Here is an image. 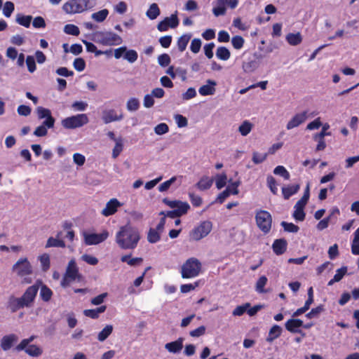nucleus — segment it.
<instances>
[{
    "label": "nucleus",
    "mask_w": 359,
    "mask_h": 359,
    "mask_svg": "<svg viewBox=\"0 0 359 359\" xmlns=\"http://www.w3.org/2000/svg\"><path fill=\"white\" fill-rule=\"evenodd\" d=\"M267 185L273 194H277L278 188L276 179L271 175H269L266 178Z\"/></svg>",
    "instance_id": "obj_49"
},
{
    "label": "nucleus",
    "mask_w": 359,
    "mask_h": 359,
    "mask_svg": "<svg viewBox=\"0 0 359 359\" xmlns=\"http://www.w3.org/2000/svg\"><path fill=\"white\" fill-rule=\"evenodd\" d=\"M123 114L117 115L114 109H105L102 111V119L105 124L123 119Z\"/></svg>",
    "instance_id": "obj_16"
},
{
    "label": "nucleus",
    "mask_w": 359,
    "mask_h": 359,
    "mask_svg": "<svg viewBox=\"0 0 359 359\" xmlns=\"http://www.w3.org/2000/svg\"><path fill=\"white\" fill-rule=\"evenodd\" d=\"M238 5V0H217V6L212 8V13L216 17L224 15L226 13V7L234 9Z\"/></svg>",
    "instance_id": "obj_9"
},
{
    "label": "nucleus",
    "mask_w": 359,
    "mask_h": 359,
    "mask_svg": "<svg viewBox=\"0 0 359 359\" xmlns=\"http://www.w3.org/2000/svg\"><path fill=\"white\" fill-rule=\"evenodd\" d=\"M42 269L47 271L50 267V257L48 254H43L39 257Z\"/></svg>",
    "instance_id": "obj_60"
},
{
    "label": "nucleus",
    "mask_w": 359,
    "mask_h": 359,
    "mask_svg": "<svg viewBox=\"0 0 359 359\" xmlns=\"http://www.w3.org/2000/svg\"><path fill=\"white\" fill-rule=\"evenodd\" d=\"M107 309V306L103 305L97 309H86L83 311V314L93 319H96L99 317V315L104 313Z\"/></svg>",
    "instance_id": "obj_26"
},
{
    "label": "nucleus",
    "mask_w": 359,
    "mask_h": 359,
    "mask_svg": "<svg viewBox=\"0 0 359 359\" xmlns=\"http://www.w3.org/2000/svg\"><path fill=\"white\" fill-rule=\"evenodd\" d=\"M250 307V303H245L243 305L238 306L232 312L233 316H241L245 312L247 311V309Z\"/></svg>",
    "instance_id": "obj_50"
},
{
    "label": "nucleus",
    "mask_w": 359,
    "mask_h": 359,
    "mask_svg": "<svg viewBox=\"0 0 359 359\" xmlns=\"http://www.w3.org/2000/svg\"><path fill=\"white\" fill-rule=\"evenodd\" d=\"M158 62L161 67H167L170 63V57L166 53L161 54L158 57Z\"/></svg>",
    "instance_id": "obj_59"
},
{
    "label": "nucleus",
    "mask_w": 359,
    "mask_h": 359,
    "mask_svg": "<svg viewBox=\"0 0 359 359\" xmlns=\"http://www.w3.org/2000/svg\"><path fill=\"white\" fill-rule=\"evenodd\" d=\"M285 328L292 333H301L304 337L305 334L299 328L303 326V321L297 318H292L285 323Z\"/></svg>",
    "instance_id": "obj_17"
},
{
    "label": "nucleus",
    "mask_w": 359,
    "mask_h": 359,
    "mask_svg": "<svg viewBox=\"0 0 359 359\" xmlns=\"http://www.w3.org/2000/svg\"><path fill=\"white\" fill-rule=\"evenodd\" d=\"M32 17L31 15H23L22 14H18L16 15V22L25 27H29L32 22Z\"/></svg>",
    "instance_id": "obj_34"
},
{
    "label": "nucleus",
    "mask_w": 359,
    "mask_h": 359,
    "mask_svg": "<svg viewBox=\"0 0 359 359\" xmlns=\"http://www.w3.org/2000/svg\"><path fill=\"white\" fill-rule=\"evenodd\" d=\"M176 180H177L176 177H172L169 180H167V181L163 182L158 187V191L161 192L167 191L170 188L171 184H173L176 181Z\"/></svg>",
    "instance_id": "obj_62"
},
{
    "label": "nucleus",
    "mask_w": 359,
    "mask_h": 359,
    "mask_svg": "<svg viewBox=\"0 0 359 359\" xmlns=\"http://www.w3.org/2000/svg\"><path fill=\"white\" fill-rule=\"evenodd\" d=\"M8 307L12 312H16L18 310L27 307L26 304L22 300V298L11 297L8 302Z\"/></svg>",
    "instance_id": "obj_22"
},
{
    "label": "nucleus",
    "mask_w": 359,
    "mask_h": 359,
    "mask_svg": "<svg viewBox=\"0 0 359 359\" xmlns=\"http://www.w3.org/2000/svg\"><path fill=\"white\" fill-rule=\"evenodd\" d=\"M92 40L107 46H118L123 43L122 38L112 32H95L92 34Z\"/></svg>",
    "instance_id": "obj_3"
},
{
    "label": "nucleus",
    "mask_w": 359,
    "mask_h": 359,
    "mask_svg": "<svg viewBox=\"0 0 359 359\" xmlns=\"http://www.w3.org/2000/svg\"><path fill=\"white\" fill-rule=\"evenodd\" d=\"M154 133L158 135H164L169 131L168 126L165 123H161L156 126L154 128Z\"/></svg>",
    "instance_id": "obj_48"
},
{
    "label": "nucleus",
    "mask_w": 359,
    "mask_h": 359,
    "mask_svg": "<svg viewBox=\"0 0 359 359\" xmlns=\"http://www.w3.org/2000/svg\"><path fill=\"white\" fill-rule=\"evenodd\" d=\"M255 220L259 229L267 233L271 228L272 217L271 214L266 210H258L256 212Z\"/></svg>",
    "instance_id": "obj_5"
},
{
    "label": "nucleus",
    "mask_w": 359,
    "mask_h": 359,
    "mask_svg": "<svg viewBox=\"0 0 359 359\" xmlns=\"http://www.w3.org/2000/svg\"><path fill=\"white\" fill-rule=\"evenodd\" d=\"M39 287L38 284L29 286L21 297L22 300L26 304L27 307L32 306L38 292Z\"/></svg>",
    "instance_id": "obj_12"
},
{
    "label": "nucleus",
    "mask_w": 359,
    "mask_h": 359,
    "mask_svg": "<svg viewBox=\"0 0 359 359\" xmlns=\"http://www.w3.org/2000/svg\"><path fill=\"white\" fill-rule=\"evenodd\" d=\"M281 332L282 328L279 325H274L269 330L266 341L269 342H272L281 334Z\"/></svg>",
    "instance_id": "obj_27"
},
{
    "label": "nucleus",
    "mask_w": 359,
    "mask_h": 359,
    "mask_svg": "<svg viewBox=\"0 0 359 359\" xmlns=\"http://www.w3.org/2000/svg\"><path fill=\"white\" fill-rule=\"evenodd\" d=\"M36 114L39 119L45 118L43 123H44V125L48 128H51L54 126L55 118L51 116V112L48 109L38 107L36 108Z\"/></svg>",
    "instance_id": "obj_13"
},
{
    "label": "nucleus",
    "mask_w": 359,
    "mask_h": 359,
    "mask_svg": "<svg viewBox=\"0 0 359 359\" xmlns=\"http://www.w3.org/2000/svg\"><path fill=\"white\" fill-rule=\"evenodd\" d=\"M227 176L225 173L218 174L215 177V184L218 189H222L226 184Z\"/></svg>",
    "instance_id": "obj_40"
},
{
    "label": "nucleus",
    "mask_w": 359,
    "mask_h": 359,
    "mask_svg": "<svg viewBox=\"0 0 359 359\" xmlns=\"http://www.w3.org/2000/svg\"><path fill=\"white\" fill-rule=\"evenodd\" d=\"M88 123V118L85 114H80L67 117L62 121V126L67 129L80 128Z\"/></svg>",
    "instance_id": "obj_6"
},
{
    "label": "nucleus",
    "mask_w": 359,
    "mask_h": 359,
    "mask_svg": "<svg viewBox=\"0 0 359 359\" xmlns=\"http://www.w3.org/2000/svg\"><path fill=\"white\" fill-rule=\"evenodd\" d=\"M42 349L36 345H30L25 349V353L32 357H39L42 354Z\"/></svg>",
    "instance_id": "obj_37"
},
{
    "label": "nucleus",
    "mask_w": 359,
    "mask_h": 359,
    "mask_svg": "<svg viewBox=\"0 0 359 359\" xmlns=\"http://www.w3.org/2000/svg\"><path fill=\"white\" fill-rule=\"evenodd\" d=\"M161 233L156 229L151 228L147 234V240L150 243H156L161 239Z\"/></svg>",
    "instance_id": "obj_30"
},
{
    "label": "nucleus",
    "mask_w": 359,
    "mask_h": 359,
    "mask_svg": "<svg viewBox=\"0 0 359 359\" xmlns=\"http://www.w3.org/2000/svg\"><path fill=\"white\" fill-rule=\"evenodd\" d=\"M213 183V179L208 176H203L196 184V187L201 191L209 189Z\"/></svg>",
    "instance_id": "obj_25"
},
{
    "label": "nucleus",
    "mask_w": 359,
    "mask_h": 359,
    "mask_svg": "<svg viewBox=\"0 0 359 359\" xmlns=\"http://www.w3.org/2000/svg\"><path fill=\"white\" fill-rule=\"evenodd\" d=\"M123 142L122 139L119 137L118 140L116 142L115 147L113 149L112 151V157L114 158H116L118 157V156L121 154V152L123 150Z\"/></svg>",
    "instance_id": "obj_54"
},
{
    "label": "nucleus",
    "mask_w": 359,
    "mask_h": 359,
    "mask_svg": "<svg viewBox=\"0 0 359 359\" xmlns=\"http://www.w3.org/2000/svg\"><path fill=\"white\" fill-rule=\"evenodd\" d=\"M113 326L111 325H106L97 335V339L100 341H104L112 332Z\"/></svg>",
    "instance_id": "obj_32"
},
{
    "label": "nucleus",
    "mask_w": 359,
    "mask_h": 359,
    "mask_svg": "<svg viewBox=\"0 0 359 359\" xmlns=\"http://www.w3.org/2000/svg\"><path fill=\"white\" fill-rule=\"evenodd\" d=\"M12 271L19 277H25L32 273V267L27 258H20L12 266Z\"/></svg>",
    "instance_id": "obj_7"
},
{
    "label": "nucleus",
    "mask_w": 359,
    "mask_h": 359,
    "mask_svg": "<svg viewBox=\"0 0 359 359\" xmlns=\"http://www.w3.org/2000/svg\"><path fill=\"white\" fill-rule=\"evenodd\" d=\"M268 154H260L257 151H254L252 153V161L255 164H259L263 163L267 158Z\"/></svg>",
    "instance_id": "obj_46"
},
{
    "label": "nucleus",
    "mask_w": 359,
    "mask_h": 359,
    "mask_svg": "<svg viewBox=\"0 0 359 359\" xmlns=\"http://www.w3.org/2000/svg\"><path fill=\"white\" fill-rule=\"evenodd\" d=\"M146 15L150 20L156 19L160 15V9L158 5L155 3L151 4Z\"/></svg>",
    "instance_id": "obj_31"
},
{
    "label": "nucleus",
    "mask_w": 359,
    "mask_h": 359,
    "mask_svg": "<svg viewBox=\"0 0 359 359\" xmlns=\"http://www.w3.org/2000/svg\"><path fill=\"white\" fill-rule=\"evenodd\" d=\"M191 34H187L181 36L177 40V47L180 52L185 50L187 44L191 39Z\"/></svg>",
    "instance_id": "obj_29"
},
{
    "label": "nucleus",
    "mask_w": 359,
    "mask_h": 359,
    "mask_svg": "<svg viewBox=\"0 0 359 359\" xmlns=\"http://www.w3.org/2000/svg\"><path fill=\"white\" fill-rule=\"evenodd\" d=\"M286 40L289 44L292 46H297L302 42V38L300 33H290L286 36Z\"/></svg>",
    "instance_id": "obj_33"
},
{
    "label": "nucleus",
    "mask_w": 359,
    "mask_h": 359,
    "mask_svg": "<svg viewBox=\"0 0 359 359\" xmlns=\"http://www.w3.org/2000/svg\"><path fill=\"white\" fill-rule=\"evenodd\" d=\"M51 247L65 248V243L62 240L50 237L47 241V243L46 244V248H51Z\"/></svg>",
    "instance_id": "obj_38"
},
{
    "label": "nucleus",
    "mask_w": 359,
    "mask_h": 359,
    "mask_svg": "<svg viewBox=\"0 0 359 359\" xmlns=\"http://www.w3.org/2000/svg\"><path fill=\"white\" fill-rule=\"evenodd\" d=\"M65 275L72 280H81L82 276L79 271V268L74 259H71L69 262Z\"/></svg>",
    "instance_id": "obj_14"
},
{
    "label": "nucleus",
    "mask_w": 359,
    "mask_h": 359,
    "mask_svg": "<svg viewBox=\"0 0 359 359\" xmlns=\"http://www.w3.org/2000/svg\"><path fill=\"white\" fill-rule=\"evenodd\" d=\"M257 67V63L255 60H250L245 62L243 64V69L245 72H252L255 70Z\"/></svg>",
    "instance_id": "obj_52"
},
{
    "label": "nucleus",
    "mask_w": 359,
    "mask_h": 359,
    "mask_svg": "<svg viewBox=\"0 0 359 359\" xmlns=\"http://www.w3.org/2000/svg\"><path fill=\"white\" fill-rule=\"evenodd\" d=\"M97 0H69L62 6V10L67 14L80 13L93 8Z\"/></svg>",
    "instance_id": "obj_2"
},
{
    "label": "nucleus",
    "mask_w": 359,
    "mask_h": 359,
    "mask_svg": "<svg viewBox=\"0 0 359 359\" xmlns=\"http://www.w3.org/2000/svg\"><path fill=\"white\" fill-rule=\"evenodd\" d=\"M140 240V235L137 229L129 224L120 227L115 238L116 243L123 250H134Z\"/></svg>",
    "instance_id": "obj_1"
},
{
    "label": "nucleus",
    "mask_w": 359,
    "mask_h": 359,
    "mask_svg": "<svg viewBox=\"0 0 359 359\" xmlns=\"http://www.w3.org/2000/svg\"><path fill=\"white\" fill-rule=\"evenodd\" d=\"M324 311V306L320 305L314 309H312L310 312L306 313V317L309 319L318 318L320 314Z\"/></svg>",
    "instance_id": "obj_42"
},
{
    "label": "nucleus",
    "mask_w": 359,
    "mask_h": 359,
    "mask_svg": "<svg viewBox=\"0 0 359 359\" xmlns=\"http://www.w3.org/2000/svg\"><path fill=\"white\" fill-rule=\"evenodd\" d=\"M177 13V11H175L170 17H167L163 20L161 21L157 25V29L160 32H165L169 27L175 28L177 27L179 25V19Z\"/></svg>",
    "instance_id": "obj_10"
},
{
    "label": "nucleus",
    "mask_w": 359,
    "mask_h": 359,
    "mask_svg": "<svg viewBox=\"0 0 359 359\" xmlns=\"http://www.w3.org/2000/svg\"><path fill=\"white\" fill-rule=\"evenodd\" d=\"M287 245V241L285 239H276L272 245L273 250L277 255H280L286 251Z\"/></svg>",
    "instance_id": "obj_23"
},
{
    "label": "nucleus",
    "mask_w": 359,
    "mask_h": 359,
    "mask_svg": "<svg viewBox=\"0 0 359 359\" xmlns=\"http://www.w3.org/2000/svg\"><path fill=\"white\" fill-rule=\"evenodd\" d=\"M280 224L283 227V229L285 231L297 233L299 229L298 226H297L292 223H288L287 222H282Z\"/></svg>",
    "instance_id": "obj_57"
},
{
    "label": "nucleus",
    "mask_w": 359,
    "mask_h": 359,
    "mask_svg": "<svg viewBox=\"0 0 359 359\" xmlns=\"http://www.w3.org/2000/svg\"><path fill=\"white\" fill-rule=\"evenodd\" d=\"M18 340V337L15 334L5 335L1 339L0 346L4 351H8Z\"/></svg>",
    "instance_id": "obj_18"
},
{
    "label": "nucleus",
    "mask_w": 359,
    "mask_h": 359,
    "mask_svg": "<svg viewBox=\"0 0 359 359\" xmlns=\"http://www.w3.org/2000/svg\"><path fill=\"white\" fill-rule=\"evenodd\" d=\"M201 269V262L196 258H189L182 265L181 274L183 278H191L196 277L200 273Z\"/></svg>",
    "instance_id": "obj_4"
},
{
    "label": "nucleus",
    "mask_w": 359,
    "mask_h": 359,
    "mask_svg": "<svg viewBox=\"0 0 359 359\" xmlns=\"http://www.w3.org/2000/svg\"><path fill=\"white\" fill-rule=\"evenodd\" d=\"M244 43V39L241 36L237 35L231 39V43L235 49L239 50L242 48Z\"/></svg>",
    "instance_id": "obj_51"
},
{
    "label": "nucleus",
    "mask_w": 359,
    "mask_h": 359,
    "mask_svg": "<svg viewBox=\"0 0 359 359\" xmlns=\"http://www.w3.org/2000/svg\"><path fill=\"white\" fill-rule=\"evenodd\" d=\"M15 9L14 4L11 1H6L4 4L3 13L6 18H9Z\"/></svg>",
    "instance_id": "obj_53"
},
{
    "label": "nucleus",
    "mask_w": 359,
    "mask_h": 359,
    "mask_svg": "<svg viewBox=\"0 0 359 359\" xmlns=\"http://www.w3.org/2000/svg\"><path fill=\"white\" fill-rule=\"evenodd\" d=\"M307 118V112L303 111L299 114H295L292 119L287 123L286 128L287 130H291L294 128L298 127L303 123Z\"/></svg>",
    "instance_id": "obj_19"
},
{
    "label": "nucleus",
    "mask_w": 359,
    "mask_h": 359,
    "mask_svg": "<svg viewBox=\"0 0 359 359\" xmlns=\"http://www.w3.org/2000/svg\"><path fill=\"white\" fill-rule=\"evenodd\" d=\"M184 339L180 337L175 341L165 344V348L170 353H178L183 348Z\"/></svg>",
    "instance_id": "obj_21"
},
{
    "label": "nucleus",
    "mask_w": 359,
    "mask_h": 359,
    "mask_svg": "<svg viewBox=\"0 0 359 359\" xmlns=\"http://www.w3.org/2000/svg\"><path fill=\"white\" fill-rule=\"evenodd\" d=\"M109 236L107 231L101 233H84V240L86 245H97L105 241Z\"/></svg>",
    "instance_id": "obj_11"
},
{
    "label": "nucleus",
    "mask_w": 359,
    "mask_h": 359,
    "mask_svg": "<svg viewBox=\"0 0 359 359\" xmlns=\"http://www.w3.org/2000/svg\"><path fill=\"white\" fill-rule=\"evenodd\" d=\"M190 208V205L187 202L181 201L175 210H176L180 216L185 215Z\"/></svg>",
    "instance_id": "obj_58"
},
{
    "label": "nucleus",
    "mask_w": 359,
    "mask_h": 359,
    "mask_svg": "<svg viewBox=\"0 0 359 359\" xmlns=\"http://www.w3.org/2000/svg\"><path fill=\"white\" fill-rule=\"evenodd\" d=\"M140 107V102L138 99L132 97L129 99L126 104V108L130 111H135Z\"/></svg>",
    "instance_id": "obj_44"
},
{
    "label": "nucleus",
    "mask_w": 359,
    "mask_h": 359,
    "mask_svg": "<svg viewBox=\"0 0 359 359\" xmlns=\"http://www.w3.org/2000/svg\"><path fill=\"white\" fill-rule=\"evenodd\" d=\"M299 189H300V185L299 184L288 185L287 187H283L282 188V194H283V198L285 200H288L290 198V196L297 194L299 191Z\"/></svg>",
    "instance_id": "obj_24"
},
{
    "label": "nucleus",
    "mask_w": 359,
    "mask_h": 359,
    "mask_svg": "<svg viewBox=\"0 0 359 359\" xmlns=\"http://www.w3.org/2000/svg\"><path fill=\"white\" fill-rule=\"evenodd\" d=\"M212 223L209 221L201 222L190 232V238L196 241H200L209 234L212 230Z\"/></svg>",
    "instance_id": "obj_8"
},
{
    "label": "nucleus",
    "mask_w": 359,
    "mask_h": 359,
    "mask_svg": "<svg viewBox=\"0 0 359 359\" xmlns=\"http://www.w3.org/2000/svg\"><path fill=\"white\" fill-rule=\"evenodd\" d=\"M122 204L116 198L110 199L106 204L105 208L102 210L101 214L105 217H108L115 214L118 208H120Z\"/></svg>",
    "instance_id": "obj_15"
},
{
    "label": "nucleus",
    "mask_w": 359,
    "mask_h": 359,
    "mask_svg": "<svg viewBox=\"0 0 359 359\" xmlns=\"http://www.w3.org/2000/svg\"><path fill=\"white\" fill-rule=\"evenodd\" d=\"M53 295L52 290L46 285H43L40 290V297L44 302H48Z\"/></svg>",
    "instance_id": "obj_39"
},
{
    "label": "nucleus",
    "mask_w": 359,
    "mask_h": 359,
    "mask_svg": "<svg viewBox=\"0 0 359 359\" xmlns=\"http://www.w3.org/2000/svg\"><path fill=\"white\" fill-rule=\"evenodd\" d=\"M201 47V41L200 39H194L191 41L190 49L194 53H197L200 51Z\"/></svg>",
    "instance_id": "obj_64"
},
{
    "label": "nucleus",
    "mask_w": 359,
    "mask_h": 359,
    "mask_svg": "<svg viewBox=\"0 0 359 359\" xmlns=\"http://www.w3.org/2000/svg\"><path fill=\"white\" fill-rule=\"evenodd\" d=\"M216 56L222 60H228L231 57V53L228 48L224 46H219L216 50Z\"/></svg>",
    "instance_id": "obj_28"
},
{
    "label": "nucleus",
    "mask_w": 359,
    "mask_h": 359,
    "mask_svg": "<svg viewBox=\"0 0 359 359\" xmlns=\"http://www.w3.org/2000/svg\"><path fill=\"white\" fill-rule=\"evenodd\" d=\"M123 57L125 60H126L130 63L135 62L138 57V55L136 50H127L125 52V54L123 55Z\"/></svg>",
    "instance_id": "obj_45"
},
{
    "label": "nucleus",
    "mask_w": 359,
    "mask_h": 359,
    "mask_svg": "<svg viewBox=\"0 0 359 359\" xmlns=\"http://www.w3.org/2000/svg\"><path fill=\"white\" fill-rule=\"evenodd\" d=\"M109 11L107 9H102L98 12L94 13L91 15V18L97 22H103L107 17Z\"/></svg>",
    "instance_id": "obj_36"
},
{
    "label": "nucleus",
    "mask_w": 359,
    "mask_h": 359,
    "mask_svg": "<svg viewBox=\"0 0 359 359\" xmlns=\"http://www.w3.org/2000/svg\"><path fill=\"white\" fill-rule=\"evenodd\" d=\"M25 61L28 71L30 73H33L34 72H35L36 69V65L34 57L32 55H28L27 56Z\"/></svg>",
    "instance_id": "obj_55"
},
{
    "label": "nucleus",
    "mask_w": 359,
    "mask_h": 359,
    "mask_svg": "<svg viewBox=\"0 0 359 359\" xmlns=\"http://www.w3.org/2000/svg\"><path fill=\"white\" fill-rule=\"evenodd\" d=\"M268 279L265 276H261L256 283L255 288L256 291L259 293H264V286L267 283Z\"/></svg>",
    "instance_id": "obj_41"
},
{
    "label": "nucleus",
    "mask_w": 359,
    "mask_h": 359,
    "mask_svg": "<svg viewBox=\"0 0 359 359\" xmlns=\"http://www.w3.org/2000/svg\"><path fill=\"white\" fill-rule=\"evenodd\" d=\"M176 123L179 128H184L187 126L188 121L186 117L183 116L181 114H177L174 117Z\"/></svg>",
    "instance_id": "obj_63"
},
{
    "label": "nucleus",
    "mask_w": 359,
    "mask_h": 359,
    "mask_svg": "<svg viewBox=\"0 0 359 359\" xmlns=\"http://www.w3.org/2000/svg\"><path fill=\"white\" fill-rule=\"evenodd\" d=\"M253 125L249 121H244L238 127V131L243 136L248 135L252 130Z\"/></svg>",
    "instance_id": "obj_35"
},
{
    "label": "nucleus",
    "mask_w": 359,
    "mask_h": 359,
    "mask_svg": "<svg viewBox=\"0 0 359 359\" xmlns=\"http://www.w3.org/2000/svg\"><path fill=\"white\" fill-rule=\"evenodd\" d=\"M216 81L211 79H208L207 80L205 85H203L199 88L198 93H200V95L203 96L212 95L215 94L216 91Z\"/></svg>",
    "instance_id": "obj_20"
},
{
    "label": "nucleus",
    "mask_w": 359,
    "mask_h": 359,
    "mask_svg": "<svg viewBox=\"0 0 359 359\" xmlns=\"http://www.w3.org/2000/svg\"><path fill=\"white\" fill-rule=\"evenodd\" d=\"M74 67L79 72H82L86 67L85 60L81 58H76L73 62Z\"/></svg>",
    "instance_id": "obj_61"
},
{
    "label": "nucleus",
    "mask_w": 359,
    "mask_h": 359,
    "mask_svg": "<svg viewBox=\"0 0 359 359\" xmlns=\"http://www.w3.org/2000/svg\"><path fill=\"white\" fill-rule=\"evenodd\" d=\"M273 173L276 175H280L283 177L285 180H289L290 177V175L289 172L285 169V168L283 165H278L273 170Z\"/></svg>",
    "instance_id": "obj_43"
},
{
    "label": "nucleus",
    "mask_w": 359,
    "mask_h": 359,
    "mask_svg": "<svg viewBox=\"0 0 359 359\" xmlns=\"http://www.w3.org/2000/svg\"><path fill=\"white\" fill-rule=\"evenodd\" d=\"M64 32L73 36H78L80 33L79 27L72 24L66 25L64 27Z\"/></svg>",
    "instance_id": "obj_47"
},
{
    "label": "nucleus",
    "mask_w": 359,
    "mask_h": 359,
    "mask_svg": "<svg viewBox=\"0 0 359 359\" xmlns=\"http://www.w3.org/2000/svg\"><path fill=\"white\" fill-rule=\"evenodd\" d=\"M294 211L293 212V217L297 220V221H304L305 219V212L304 211V209L297 208L294 205Z\"/></svg>",
    "instance_id": "obj_56"
}]
</instances>
